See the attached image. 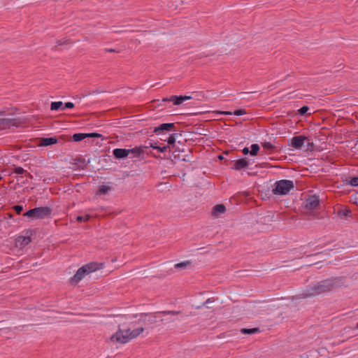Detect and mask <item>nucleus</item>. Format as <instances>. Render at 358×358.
I'll use <instances>...</instances> for the list:
<instances>
[{"label":"nucleus","instance_id":"nucleus-1","mask_svg":"<svg viewBox=\"0 0 358 358\" xmlns=\"http://www.w3.org/2000/svg\"><path fill=\"white\" fill-rule=\"evenodd\" d=\"M103 264H101V266L96 262H91L83 266L80 268L76 274L71 278L70 282L71 283L79 282L85 275L101 268Z\"/></svg>","mask_w":358,"mask_h":358},{"label":"nucleus","instance_id":"nucleus-2","mask_svg":"<svg viewBox=\"0 0 358 358\" xmlns=\"http://www.w3.org/2000/svg\"><path fill=\"white\" fill-rule=\"evenodd\" d=\"M52 210L48 206H41L27 210L23 215L31 218L32 220H42L50 217Z\"/></svg>","mask_w":358,"mask_h":358},{"label":"nucleus","instance_id":"nucleus-3","mask_svg":"<svg viewBox=\"0 0 358 358\" xmlns=\"http://www.w3.org/2000/svg\"><path fill=\"white\" fill-rule=\"evenodd\" d=\"M294 185L292 180H280L275 182L272 192L274 194L286 195L291 189H294Z\"/></svg>","mask_w":358,"mask_h":358},{"label":"nucleus","instance_id":"nucleus-4","mask_svg":"<svg viewBox=\"0 0 358 358\" xmlns=\"http://www.w3.org/2000/svg\"><path fill=\"white\" fill-rule=\"evenodd\" d=\"M320 294H323V291L322 289V287L320 286V282H317V283L306 289V290H304L302 293L299 294L298 296L300 299H304L307 297L319 295Z\"/></svg>","mask_w":358,"mask_h":358},{"label":"nucleus","instance_id":"nucleus-5","mask_svg":"<svg viewBox=\"0 0 358 358\" xmlns=\"http://www.w3.org/2000/svg\"><path fill=\"white\" fill-rule=\"evenodd\" d=\"M110 340L122 344L128 343L131 340L129 335V329L122 330L119 327L118 331L111 336Z\"/></svg>","mask_w":358,"mask_h":358},{"label":"nucleus","instance_id":"nucleus-6","mask_svg":"<svg viewBox=\"0 0 358 358\" xmlns=\"http://www.w3.org/2000/svg\"><path fill=\"white\" fill-rule=\"evenodd\" d=\"M175 123H163L154 127L153 133L157 136H165L166 132L175 131Z\"/></svg>","mask_w":358,"mask_h":358},{"label":"nucleus","instance_id":"nucleus-7","mask_svg":"<svg viewBox=\"0 0 358 358\" xmlns=\"http://www.w3.org/2000/svg\"><path fill=\"white\" fill-rule=\"evenodd\" d=\"M22 124L20 117L17 118H0V129H9L10 127H19Z\"/></svg>","mask_w":358,"mask_h":358},{"label":"nucleus","instance_id":"nucleus-8","mask_svg":"<svg viewBox=\"0 0 358 358\" xmlns=\"http://www.w3.org/2000/svg\"><path fill=\"white\" fill-rule=\"evenodd\" d=\"M320 282L323 293L331 291L334 288L340 286V284L341 283V282H339V280L337 278L327 279L320 281Z\"/></svg>","mask_w":358,"mask_h":358},{"label":"nucleus","instance_id":"nucleus-9","mask_svg":"<svg viewBox=\"0 0 358 358\" xmlns=\"http://www.w3.org/2000/svg\"><path fill=\"white\" fill-rule=\"evenodd\" d=\"M320 203L319 196L314 194L308 196L305 201V207L308 210L315 209Z\"/></svg>","mask_w":358,"mask_h":358},{"label":"nucleus","instance_id":"nucleus-10","mask_svg":"<svg viewBox=\"0 0 358 358\" xmlns=\"http://www.w3.org/2000/svg\"><path fill=\"white\" fill-rule=\"evenodd\" d=\"M306 139V137L304 136H296L290 139V143H289V146L292 148L300 150L301 149L303 145L304 144V141Z\"/></svg>","mask_w":358,"mask_h":358},{"label":"nucleus","instance_id":"nucleus-11","mask_svg":"<svg viewBox=\"0 0 358 358\" xmlns=\"http://www.w3.org/2000/svg\"><path fill=\"white\" fill-rule=\"evenodd\" d=\"M148 145L134 147L132 149H128V155L130 158L140 157L145 152V149L148 148Z\"/></svg>","mask_w":358,"mask_h":358},{"label":"nucleus","instance_id":"nucleus-12","mask_svg":"<svg viewBox=\"0 0 358 358\" xmlns=\"http://www.w3.org/2000/svg\"><path fill=\"white\" fill-rule=\"evenodd\" d=\"M139 321L147 322L148 324H155L157 322V318L153 313H141L139 315Z\"/></svg>","mask_w":358,"mask_h":358},{"label":"nucleus","instance_id":"nucleus-13","mask_svg":"<svg viewBox=\"0 0 358 358\" xmlns=\"http://www.w3.org/2000/svg\"><path fill=\"white\" fill-rule=\"evenodd\" d=\"M249 166V161L247 160L246 158L240 159L238 160L235 161L233 163V166L231 169L236 171H241L242 169H245Z\"/></svg>","mask_w":358,"mask_h":358},{"label":"nucleus","instance_id":"nucleus-14","mask_svg":"<svg viewBox=\"0 0 358 358\" xmlns=\"http://www.w3.org/2000/svg\"><path fill=\"white\" fill-rule=\"evenodd\" d=\"M113 155L115 159H122L127 157L128 155V149L125 148H115L113 150Z\"/></svg>","mask_w":358,"mask_h":358},{"label":"nucleus","instance_id":"nucleus-15","mask_svg":"<svg viewBox=\"0 0 358 358\" xmlns=\"http://www.w3.org/2000/svg\"><path fill=\"white\" fill-rule=\"evenodd\" d=\"M181 136L182 134L180 133H173L169 137H167V138H161V141H167L169 144L168 145H171V147L174 148L176 141Z\"/></svg>","mask_w":358,"mask_h":358},{"label":"nucleus","instance_id":"nucleus-16","mask_svg":"<svg viewBox=\"0 0 358 358\" xmlns=\"http://www.w3.org/2000/svg\"><path fill=\"white\" fill-rule=\"evenodd\" d=\"M31 242L29 236H18L15 240V245L17 247L23 248Z\"/></svg>","mask_w":358,"mask_h":358},{"label":"nucleus","instance_id":"nucleus-17","mask_svg":"<svg viewBox=\"0 0 358 358\" xmlns=\"http://www.w3.org/2000/svg\"><path fill=\"white\" fill-rule=\"evenodd\" d=\"M58 140L56 137L41 138L39 140V145L48 146L56 144Z\"/></svg>","mask_w":358,"mask_h":358},{"label":"nucleus","instance_id":"nucleus-18","mask_svg":"<svg viewBox=\"0 0 358 358\" xmlns=\"http://www.w3.org/2000/svg\"><path fill=\"white\" fill-rule=\"evenodd\" d=\"M226 212V207L224 204L215 205L212 209V215L217 217Z\"/></svg>","mask_w":358,"mask_h":358},{"label":"nucleus","instance_id":"nucleus-19","mask_svg":"<svg viewBox=\"0 0 358 358\" xmlns=\"http://www.w3.org/2000/svg\"><path fill=\"white\" fill-rule=\"evenodd\" d=\"M337 213L341 218H347L351 216L352 211L350 210V208H345L338 209Z\"/></svg>","mask_w":358,"mask_h":358},{"label":"nucleus","instance_id":"nucleus-20","mask_svg":"<svg viewBox=\"0 0 358 358\" xmlns=\"http://www.w3.org/2000/svg\"><path fill=\"white\" fill-rule=\"evenodd\" d=\"M143 331H144L143 327H139V328L135 329L132 331L129 329L130 338H131V339L136 338L141 333H143Z\"/></svg>","mask_w":358,"mask_h":358},{"label":"nucleus","instance_id":"nucleus-21","mask_svg":"<svg viewBox=\"0 0 358 358\" xmlns=\"http://www.w3.org/2000/svg\"><path fill=\"white\" fill-rule=\"evenodd\" d=\"M169 101H173L174 105H180L184 101L182 96H178L175 95H173L171 97H169Z\"/></svg>","mask_w":358,"mask_h":358},{"label":"nucleus","instance_id":"nucleus-22","mask_svg":"<svg viewBox=\"0 0 358 358\" xmlns=\"http://www.w3.org/2000/svg\"><path fill=\"white\" fill-rule=\"evenodd\" d=\"M346 184L352 187L358 186V176L349 177L348 179H346Z\"/></svg>","mask_w":358,"mask_h":358},{"label":"nucleus","instance_id":"nucleus-23","mask_svg":"<svg viewBox=\"0 0 358 358\" xmlns=\"http://www.w3.org/2000/svg\"><path fill=\"white\" fill-rule=\"evenodd\" d=\"M113 188L110 186L106 185H101L96 192L97 194L101 195L105 194L109 191H110Z\"/></svg>","mask_w":358,"mask_h":358},{"label":"nucleus","instance_id":"nucleus-24","mask_svg":"<svg viewBox=\"0 0 358 358\" xmlns=\"http://www.w3.org/2000/svg\"><path fill=\"white\" fill-rule=\"evenodd\" d=\"M259 331H260V330L257 327L252 328V329L243 328L241 329V332L243 334H252L258 333Z\"/></svg>","mask_w":358,"mask_h":358},{"label":"nucleus","instance_id":"nucleus-25","mask_svg":"<svg viewBox=\"0 0 358 358\" xmlns=\"http://www.w3.org/2000/svg\"><path fill=\"white\" fill-rule=\"evenodd\" d=\"M86 138H87V134H82V133L75 134L72 136V139L76 142L80 141Z\"/></svg>","mask_w":358,"mask_h":358},{"label":"nucleus","instance_id":"nucleus-26","mask_svg":"<svg viewBox=\"0 0 358 358\" xmlns=\"http://www.w3.org/2000/svg\"><path fill=\"white\" fill-rule=\"evenodd\" d=\"M148 148L150 147L154 149L158 150L161 152H164L167 150V149L170 148L169 145H164L162 147H160V146L154 145V144L152 143H149V145H148Z\"/></svg>","mask_w":358,"mask_h":358},{"label":"nucleus","instance_id":"nucleus-27","mask_svg":"<svg viewBox=\"0 0 358 358\" xmlns=\"http://www.w3.org/2000/svg\"><path fill=\"white\" fill-rule=\"evenodd\" d=\"M191 262L190 261H186V262H180V263H178V264H176L175 265V268L176 269H185L188 266L191 265Z\"/></svg>","mask_w":358,"mask_h":358},{"label":"nucleus","instance_id":"nucleus-28","mask_svg":"<svg viewBox=\"0 0 358 358\" xmlns=\"http://www.w3.org/2000/svg\"><path fill=\"white\" fill-rule=\"evenodd\" d=\"M223 113H224L226 115H232V114H234V115H235L236 116H240V115L245 114L246 112H245V109H238V110H235L234 113H231V112H229V111H226V112H223Z\"/></svg>","mask_w":358,"mask_h":358},{"label":"nucleus","instance_id":"nucleus-29","mask_svg":"<svg viewBox=\"0 0 358 358\" xmlns=\"http://www.w3.org/2000/svg\"><path fill=\"white\" fill-rule=\"evenodd\" d=\"M63 105L62 101H54L51 103L50 109L52 110H57L60 108Z\"/></svg>","mask_w":358,"mask_h":358},{"label":"nucleus","instance_id":"nucleus-30","mask_svg":"<svg viewBox=\"0 0 358 358\" xmlns=\"http://www.w3.org/2000/svg\"><path fill=\"white\" fill-rule=\"evenodd\" d=\"M262 147L270 151V152H273L275 149V146H274L272 143H271L270 142H264L262 143Z\"/></svg>","mask_w":358,"mask_h":358},{"label":"nucleus","instance_id":"nucleus-31","mask_svg":"<svg viewBox=\"0 0 358 358\" xmlns=\"http://www.w3.org/2000/svg\"><path fill=\"white\" fill-rule=\"evenodd\" d=\"M259 150V145L258 144H252L251 145L250 155L252 156H255L257 155Z\"/></svg>","mask_w":358,"mask_h":358},{"label":"nucleus","instance_id":"nucleus-32","mask_svg":"<svg viewBox=\"0 0 358 358\" xmlns=\"http://www.w3.org/2000/svg\"><path fill=\"white\" fill-rule=\"evenodd\" d=\"M25 173H26V171L20 166L14 167L13 169V173H15L17 175H22L24 173L25 174Z\"/></svg>","mask_w":358,"mask_h":358},{"label":"nucleus","instance_id":"nucleus-33","mask_svg":"<svg viewBox=\"0 0 358 358\" xmlns=\"http://www.w3.org/2000/svg\"><path fill=\"white\" fill-rule=\"evenodd\" d=\"M159 313L162 314L164 315H177L180 313V311L166 310V311L159 312Z\"/></svg>","mask_w":358,"mask_h":358},{"label":"nucleus","instance_id":"nucleus-34","mask_svg":"<svg viewBox=\"0 0 358 358\" xmlns=\"http://www.w3.org/2000/svg\"><path fill=\"white\" fill-rule=\"evenodd\" d=\"M90 215H85L84 216H78L76 220L78 222H87L90 219Z\"/></svg>","mask_w":358,"mask_h":358},{"label":"nucleus","instance_id":"nucleus-35","mask_svg":"<svg viewBox=\"0 0 358 358\" xmlns=\"http://www.w3.org/2000/svg\"><path fill=\"white\" fill-rule=\"evenodd\" d=\"M214 302V300L213 298H209L203 304H202V306H206L208 308H210V306H208V303H212ZM201 306H196V309H199L201 308Z\"/></svg>","mask_w":358,"mask_h":358},{"label":"nucleus","instance_id":"nucleus-36","mask_svg":"<svg viewBox=\"0 0 358 358\" xmlns=\"http://www.w3.org/2000/svg\"><path fill=\"white\" fill-rule=\"evenodd\" d=\"M309 110V108L306 106H302L299 110V113L301 115H304L306 114L307 111Z\"/></svg>","mask_w":358,"mask_h":358},{"label":"nucleus","instance_id":"nucleus-37","mask_svg":"<svg viewBox=\"0 0 358 358\" xmlns=\"http://www.w3.org/2000/svg\"><path fill=\"white\" fill-rule=\"evenodd\" d=\"M13 208L16 212V213L18 214V215H20L21 213V212L22 211V210H23L22 206H20V205L14 206L13 207Z\"/></svg>","mask_w":358,"mask_h":358},{"label":"nucleus","instance_id":"nucleus-38","mask_svg":"<svg viewBox=\"0 0 358 358\" xmlns=\"http://www.w3.org/2000/svg\"><path fill=\"white\" fill-rule=\"evenodd\" d=\"M69 43H70V40H69V39L58 40L57 41V45H66V44H69Z\"/></svg>","mask_w":358,"mask_h":358},{"label":"nucleus","instance_id":"nucleus-39","mask_svg":"<svg viewBox=\"0 0 358 358\" xmlns=\"http://www.w3.org/2000/svg\"><path fill=\"white\" fill-rule=\"evenodd\" d=\"M87 136L89 138H100L102 135L98 133H89L87 134Z\"/></svg>","mask_w":358,"mask_h":358},{"label":"nucleus","instance_id":"nucleus-40","mask_svg":"<svg viewBox=\"0 0 358 358\" xmlns=\"http://www.w3.org/2000/svg\"><path fill=\"white\" fill-rule=\"evenodd\" d=\"M74 107V104L72 102H66L64 104V108H62V110H64L65 108H73Z\"/></svg>","mask_w":358,"mask_h":358},{"label":"nucleus","instance_id":"nucleus-41","mask_svg":"<svg viewBox=\"0 0 358 358\" xmlns=\"http://www.w3.org/2000/svg\"><path fill=\"white\" fill-rule=\"evenodd\" d=\"M77 161L80 162V163H82V164H83V166L82 167L83 169H84L86 167L87 164L88 163H90V159L88 160L87 163H85V159L79 158V159H77Z\"/></svg>","mask_w":358,"mask_h":358},{"label":"nucleus","instance_id":"nucleus-42","mask_svg":"<svg viewBox=\"0 0 358 358\" xmlns=\"http://www.w3.org/2000/svg\"><path fill=\"white\" fill-rule=\"evenodd\" d=\"M242 152L245 155H248V153L250 154V150H249V148L246 147L243 148Z\"/></svg>","mask_w":358,"mask_h":358},{"label":"nucleus","instance_id":"nucleus-43","mask_svg":"<svg viewBox=\"0 0 358 358\" xmlns=\"http://www.w3.org/2000/svg\"><path fill=\"white\" fill-rule=\"evenodd\" d=\"M182 98H183L184 101H186V100L192 99L193 97L191 96H182Z\"/></svg>","mask_w":358,"mask_h":358},{"label":"nucleus","instance_id":"nucleus-44","mask_svg":"<svg viewBox=\"0 0 358 358\" xmlns=\"http://www.w3.org/2000/svg\"><path fill=\"white\" fill-rule=\"evenodd\" d=\"M25 176H27L28 178H29L30 179L33 178V176L31 173H28L27 171L25 173Z\"/></svg>","mask_w":358,"mask_h":358},{"label":"nucleus","instance_id":"nucleus-45","mask_svg":"<svg viewBox=\"0 0 358 358\" xmlns=\"http://www.w3.org/2000/svg\"><path fill=\"white\" fill-rule=\"evenodd\" d=\"M106 51L107 52H115V50L114 49H106Z\"/></svg>","mask_w":358,"mask_h":358},{"label":"nucleus","instance_id":"nucleus-46","mask_svg":"<svg viewBox=\"0 0 358 358\" xmlns=\"http://www.w3.org/2000/svg\"><path fill=\"white\" fill-rule=\"evenodd\" d=\"M196 98H197L198 99H200V97H199V96H202V97H203L204 96H203V95H202V94H196Z\"/></svg>","mask_w":358,"mask_h":358},{"label":"nucleus","instance_id":"nucleus-47","mask_svg":"<svg viewBox=\"0 0 358 358\" xmlns=\"http://www.w3.org/2000/svg\"><path fill=\"white\" fill-rule=\"evenodd\" d=\"M159 136V138L161 139V138H167L166 137V134L165 136Z\"/></svg>","mask_w":358,"mask_h":358},{"label":"nucleus","instance_id":"nucleus-48","mask_svg":"<svg viewBox=\"0 0 358 358\" xmlns=\"http://www.w3.org/2000/svg\"><path fill=\"white\" fill-rule=\"evenodd\" d=\"M5 114V111L3 110H0V115H3Z\"/></svg>","mask_w":358,"mask_h":358},{"label":"nucleus","instance_id":"nucleus-49","mask_svg":"<svg viewBox=\"0 0 358 358\" xmlns=\"http://www.w3.org/2000/svg\"><path fill=\"white\" fill-rule=\"evenodd\" d=\"M169 98H164L163 99V101H169Z\"/></svg>","mask_w":358,"mask_h":358},{"label":"nucleus","instance_id":"nucleus-50","mask_svg":"<svg viewBox=\"0 0 358 358\" xmlns=\"http://www.w3.org/2000/svg\"><path fill=\"white\" fill-rule=\"evenodd\" d=\"M115 33L121 32L122 31H114Z\"/></svg>","mask_w":358,"mask_h":358},{"label":"nucleus","instance_id":"nucleus-51","mask_svg":"<svg viewBox=\"0 0 358 358\" xmlns=\"http://www.w3.org/2000/svg\"><path fill=\"white\" fill-rule=\"evenodd\" d=\"M356 328L358 329V322L357 323Z\"/></svg>","mask_w":358,"mask_h":358},{"label":"nucleus","instance_id":"nucleus-52","mask_svg":"<svg viewBox=\"0 0 358 358\" xmlns=\"http://www.w3.org/2000/svg\"><path fill=\"white\" fill-rule=\"evenodd\" d=\"M160 322H164V319H161Z\"/></svg>","mask_w":358,"mask_h":358},{"label":"nucleus","instance_id":"nucleus-53","mask_svg":"<svg viewBox=\"0 0 358 358\" xmlns=\"http://www.w3.org/2000/svg\"><path fill=\"white\" fill-rule=\"evenodd\" d=\"M1 179H2V177H1V176H0V180H1Z\"/></svg>","mask_w":358,"mask_h":358}]
</instances>
